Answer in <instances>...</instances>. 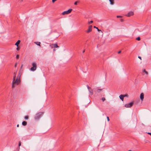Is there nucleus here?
Segmentation results:
<instances>
[{"instance_id":"1","label":"nucleus","mask_w":151,"mask_h":151,"mask_svg":"<svg viewBox=\"0 0 151 151\" xmlns=\"http://www.w3.org/2000/svg\"><path fill=\"white\" fill-rule=\"evenodd\" d=\"M17 71L14 73V76L13 78V81L12 83V88H14L15 86V85H18L20 82V76L19 74L16 79Z\"/></svg>"},{"instance_id":"2","label":"nucleus","mask_w":151,"mask_h":151,"mask_svg":"<svg viewBox=\"0 0 151 151\" xmlns=\"http://www.w3.org/2000/svg\"><path fill=\"white\" fill-rule=\"evenodd\" d=\"M43 113L42 112H40L37 113L35 117V119L37 120L40 119L41 116L43 114Z\"/></svg>"},{"instance_id":"3","label":"nucleus","mask_w":151,"mask_h":151,"mask_svg":"<svg viewBox=\"0 0 151 151\" xmlns=\"http://www.w3.org/2000/svg\"><path fill=\"white\" fill-rule=\"evenodd\" d=\"M32 67L30 68V70H31L32 71H35L37 67V65L36 63L35 62H33L32 63Z\"/></svg>"},{"instance_id":"4","label":"nucleus","mask_w":151,"mask_h":151,"mask_svg":"<svg viewBox=\"0 0 151 151\" xmlns=\"http://www.w3.org/2000/svg\"><path fill=\"white\" fill-rule=\"evenodd\" d=\"M96 93H100L102 90L103 89H100L99 88H95L93 89Z\"/></svg>"},{"instance_id":"5","label":"nucleus","mask_w":151,"mask_h":151,"mask_svg":"<svg viewBox=\"0 0 151 151\" xmlns=\"http://www.w3.org/2000/svg\"><path fill=\"white\" fill-rule=\"evenodd\" d=\"M72 10V9H70L67 11H65L63 12L62 13V14L63 15H64L65 14H69L71 12Z\"/></svg>"},{"instance_id":"6","label":"nucleus","mask_w":151,"mask_h":151,"mask_svg":"<svg viewBox=\"0 0 151 151\" xmlns=\"http://www.w3.org/2000/svg\"><path fill=\"white\" fill-rule=\"evenodd\" d=\"M133 104V102H130L129 104H125L124 106L126 108H129L132 107Z\"/></svg>"},{"instance_id":"7","label":"nucleus","mask_w":151,"mask_h":151,"mask_svg":"<svg viewBox=\"0 0 151 151\" xmlns=\"http://www.w3.org/2000/svg\"><path fill=\"white\" fill-rule=\"evenodd\" d=\"M92 25H91L89 26L88 29L86 31V32L89 33L92 31Z\"/></svg>"},{"instance_id":"8","label":"nucleus","mask_w":151,"mask_h":151,"mask_svg":"<svg viewBox=\"0 0 151 151\" xmlns=\"http://www.w3.org/2000/svg\"><path fill=\"white\" fill-rule=\"evenodd\" d=\"M134 15V13L133 12L131 11L129 12L126 15V16L127 17H130Z\"/></svg>"},{"instance_id":"9","label":"nucleus","mask_w":151,"mask_h":151,"mask_svg":"<svg viewBox=\"0 0 151 151\" xmlns=\"http://www.w3.org/2000/svg\"><path fill=\"white\" fill-rule=\"evenodd\" d=\"M144 98V94L143 93H142L140 95V99L142 101Z\"/></svg>"},{"instance_id":"10","label":"nucleus","mask_w":151,"mask_h":151,"mask_svg":"<svg viewBox=\"0 0 151 151\" xmlns=\"http://www.w3.org/2000/svg\"><path fill=\"white\" fill-rule=\"evenodd\" d=\"M120 99L122 101H123L124 100V96L123 95H121L119 96Z\"/></svg>"},{"instance_id":"11","label":"nucleus","mask_w":151,"mask_h":151,"mask_svg":"<svg viewBox=\"0 0 151 151\" xmlns=\"http://www.w3.org/2000/svg\"><path fill=\"white\" fill-rule=\"evenodd\" d=\"M88 91L91 95L92 96L93 94V91L92 89H91L90 90H88Z\"/></svg>"},{"instance_id":"12","label":"nucleus","mask_w":151,"mask_h":151,"mask_svg":"<svg viewBox=\"0 0 151 151\" xmlns=\"http://www.w3.org/2000/svg\"><path fill=\"white\" fill-rule=\"evenodd\" d=\"M20 42V40H18L17 41L15 45L18 47L19 46V44Z\"/></svg>"},{"instance_id":"13","label":"nucleus","mask_w":151,"mask_h":151,"mask_svg":"<svg viewBox=\"0 0 151 151\" xmlns=\"http://www.w3.org/2000/svg\"><path fill=\"white\" fill-rule=\"evenodd\" d=\"M22 124L23 126H25L27 125V123L26 122L24 121L22 122Z\"/></svg>"},{"instance_id":"14","label":"nucleus","mask_w":151,"mask_h":151,"mask_svg":"<svg viewBox=\"0 0 151 151\" xmlns=\"http://www.w3.org/2000/svg\"><path fill=\"white\" fill-rule=\"evenodd\" d=\"M52 45L53 46L54 48H57L58 47V46L57 44H52Z\"/></svg>"},{"instance_id":"15","label":"nucleus","mask_w":151,"mask_h":151,"mask_svg":"<svg viewBox=\"0 0 151 151\" xmlns=\"http://www.w3.org/2000/svg\"><path fill=\"white\" fill-rule=\"evenodd\" d=\"M114 0H109L111 5H113L114 4Z\"/></svg>"},{"instance_id":"16","label":"nucleus","mask_w":151,"mask_h":151,"mask_svg":"<svg viewBox=\"0 0 151 151\" xmlns=\"http://www.w3.org/2000/svg\"><path fill=\"white\" fill-rule=\"evenodd\" d=\"M35 43L37 45H39L40 46V42H35Z\"/></svg>"},{"instance_id":"17","label":"nucleus","mask_w":151,"mask_h":151,"mask_svg":"<svg viewBox=\"0 0 151 151\" xmlns=\"http://www.w3.org/2000/svg\"><path fill=\"white\" fill-rule=\"evenodd\" d=\"M24 118V119L25 120H27L28 119L29 116H28V115H27V116H25Z\"/></svg>"},{"instance_id":"18","label":"nucleus","mask_w":151,"mask_h":151,"mask_svg":"<svg viewBox=\"0 0 151 151\" xmlns=\"http://www.w3.org/2000/svg\"><path fill=\"white\" fill-rule=\"evenodd\" d=\"M93 27H94V28H96V29H97V30H98L99 32L101 31V32H102V31H101V30L99 29L98 28V27H96V26H94Z\"/></svg>"},{"instance_id":"19","label":"nucleus","mask_w":151,"mask_h":151,"mask_svg":"<svg viewBox=\"0 0 151 151\" xmlns=\"http://www.w3.org/2000/svg\"><path fill=\"white\" fill-rule=\"evenodd\" d=\"M143 71L147 75L148 74V73L147 72L145 69H144L143 70Z\"/></svg>"},{"instance_id":"20","label":"nucleus","mask_w":151,"mask_h":151,"mask_svg":"<svg viewBox=\"0 0 151 151\" xmlns=\"http://www.w3.org/2000/svg\"><path fill=\"white\" fill-rule=\"evenodd\" d=\"M101 100H102V101H104L105 100H106V99L104 97H103L102 99H101Z\"/></svg>"},{"instance_id":"21","label":"nucleus","mask_w":151,"mask_h":151,"mask_svg":"<svg viewBox=\"0 0 151 151\" xmlns=\"http://www.w3.org/2000/svg\"><path fill=\"white\" fill-rule=\"evenodd\" d=\"M87 87L88 90H90L91 89V88L88 85H87Z\"/></svg>"},{"instance_id":"22","label":"nucleus","mask_w":151,"mask_h":151,"mask_svg":"<svg viewBox=\"0 0 151 151\" xmlns=\"http://www.w3.org/2000/svg\"><path fill=\"white\" fill-rule=\"evenodd\" d=\"M93 21H91L88 22V24H91L93 23Z\"/></svg>"},{"instance_id":"23","label":"nucleus","mask_w":151,"mask_h":151,"mask_svg":"<svg viewBox=\"0 0 151 151\" xmlns=\"http://www.w3.org/2000/svg\"><path fill=\"white\" fill-rule=\"evenodd\" d=\"M140 40V37H137L136 38V40Z\"/></svg>"},{"instance_id":"24","label":"nucleus","mask_w":151,"mask_h":151,"mask_svg":"<svg viewBox=\"0 0 151 151\" xmlns=\"http://www.w3.org/2000/svg\"><path fill=\"white\" fill-rule=\"evenodd\" d=\"M19 55H17L16 56V58L17 59H19Z\"/></svg>"},{"instance_id":"25","label":"nucleus","mask_w":151,"mask_h":151,"mask_svg":"<svg viewBox=\"0 0 151 151\" xmlns=\"http://www.w3.org/2000/svg\"><path fill=\"white\" fill-rule=\"evenodd\" d=\"M20 49V48L19 47H18L17 48L16 50H19Z\"/></svg>"},{"instance_id":"26","label":"nucleus","mask_w":151,"mask_h":151,"mask_svg":"<svg viewBox=\"0 0 151 151\" xmlns=\"http://www.w3.org/2000/svg\"><path fill=\"white\" fill-rule=\"evenodd\" d=\"M21 145V142L20 141V142H19V146H20Z\"/></svg>"},{"instance_id":"27","label":"nucleus","mask_w":151,"mask_h":151,"mask_svg":"<svg viewBox=\"0 0 151 151\" xmlns=\"http://www.w3.org/2000/svg\"><path fill=\"white\" fill-rule=\"evenodd\" d=\"M122 17L121 16H117V18H121V17Z\"/></svg>"},{"instance_id":"28","label":"nucleus","mask_w":151,"mask_h":151,"mask_svg":"<svg viewBox=\"0 0 151 151\" xmlns=\"http://www.w3.org/2000/svg\"><path fill=\"white\" fill-rule=\"evenodd\" d=\"M107 119L108 121V122H109V117L107 116Z\"/></svg>"},{"instance_id":"29","label":"nucleus","mask_w":151,"mask_h":151,"mask_svg":"<svg viewBox=\"0 0 151 151\" xmlns=\"http://www.w3.org/2000/svg\"><path fill=\"white\" fill-rule=\"evenodd\" d=\"M74 4H75V5H77V2H76H76H75L74 3Z\"/></svg>"},{"instance_id":"30","label":"nucleus","mask_w":151,"mask_h":151,"mask_svg":"<svg viewBox=\"0 0 151 151\" xmlns=\"http://www.w3.org/2000/svg\"><path fill=\"white\" fill-rule=\"evenodd\" d=\"M124 96V97H127L128 96V95H123Z\"/></svg>"},{"instance_id":"31","label":"nucleus","mask_w":151,"mask_h":151,"mask_svg":"<svg viewBox=\"0 0 151 151\" xmlns=\"http://www.w3.org/2000/svg\"><path fill=\"white\" fill-rule=\"evenodd\" d=\"M57 0H52V2L54 3L55 1H56Z\"/></svg>"},{"instance_id":"32","label":"nucleus","mask_w":151,"mask_h":151,"mask_svg":"<svg viewBox=\"0 0 151 151\" xmlns=\"http://www.w3.org/2000/svg\"><path fill=\"white\" fill-rule=\"evenodd\" d=\"M138 58H139V59H140L141 60V59H141V57L140 56H139L138 57Z\"/></svg>"},{"instance_id":"33","label":"nucleus","mask_w":151,"mask_h":151,"mask_svg":"<svg viewBox=\"0 0 151 151\" xmlns=\"http://www.w3.org/2000/svg\"><path fill=\"white\" fill-rule=\"evenodd\" d=\"M121 52V51H119L118 52V54H119Z\"/></svg>"},{"instance_id":"34","label":"nucleus","mask_w":151,"mask_h":151,"mask_svg":"<svg viewBox=\"0 0 151 151\" xmlns=\"http://www.w3.org/2000/svg\"><path fill=\"white\" fill-rule=\"evenodd\" d=\"M147 134L151 135V133L150 132H148Z\"/></svg>"},{"instance_id":"35","label":"nucleus","mask_w":151,"mask_h":151,"mask_svg":"<svg viewBox=\"0 0 151 151\" xmlns=\"http://www.w3.org/2000/svg\"><path fill=\"white\" fill-rule=\"evenodd\" d=\"M23 65H22L21 66V69L22 68V67H23Z\"/></svg>"},{"instance_id":"36","label":"nucleus","mask_w":151,"mask_h":151,"mask_svg":"<svg viewBox=\"0 0 151 151\" xmlns=\"http://www.w3.org/2000/svg\"><path fill=\"white\" fill-rule=\"evenodd\" d=\"M16 66H17V64H16L15 65L14 67H16Z\"/></svg>"},{"instance_id":"37","label":"nucleus","mask_w":151,"mask_h":151,"mask_svg":"<svg viewBox=\"0 0 151 151\" xmlns=\"http://www.w3.org/2000/svg\"><path fill=\"white\" fill-rule=\"evenodd\" d=\"M17 127H19V124H17Z\"/></svg>"},{"instance_id":"38","label":"nucleus","mask_w":151,"mask_h":151,"mask_svg":"<svg viewBox=\"0 0 151 151\" xmlns=\"http://www.w3.org/2000/svg\"><path fill=\"white\" fill-rule=\"evenodd\" d=\"M85 52V50H84L83 51V53H84Z\"/></svg>"},{"instance_id":"39","label":"nucleus","mask_w":151,"mask_h":151,"mask_svg":"<svg viewBox=\"0 0 151 151\" xmlns=\"http://www.w3.org/2000/svg\"><path fill=\"white\" fill-rule=\"evenodd\" d=\"M128 151H131V150H128Z\"/></svg>"}]
</instances>
